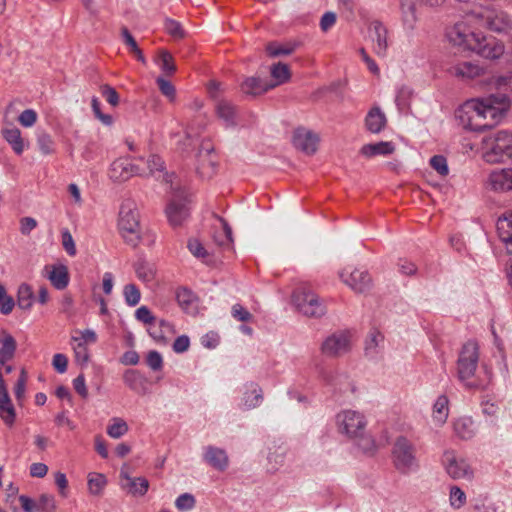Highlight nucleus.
I'll list each match as a JSON object with an SVG mask.
<instances>
[{
	"mask_svg": "<svg viewBox=\"0 0 512 512\" xmlns=\"http://www.w3.org/2000/svg\"><path fill=\"white\" fill-rule=\"evenodd\" d=\"M508 106L504 94H491L485 98L466 101L457 109L456 118L464 128L481 132L493 128Z\"/></svg>",
	"mask_w": 512,
	"mask_h": 512,
	"instance_id": "obj_1",
	"label": "nucleus"
},
{
	"mask_svg": "<svg viewBox=\"0 0 512 512\" xmlns=\"http://www.w3.org/2000/svg\"><path fill=\"white\" fill-rule=\"evenodd\" d=\"M512 158V131L501 130L483 139V159L490 164Z\"/></svg>",
	"mask_w": 512,
	"mask_h": 512,
	"instance_id": "obj_2",
	"label": "nucleus"
},
{
	"mask_svg": "<svg viewBox=\"0 0 512 512\" xmlns=\"http://www.w3.org/2000/svg\"><path fill=\"white\" fill-rule=\"evenodd\" d=\"M138 212L134 204L130 201L121 205L119 212V230L125 242L132 247H136L140 241V224Z\"/></svg>",
	"mask_w": 512,
	"mask_h": 512,
	"instance_id": "obj_3",
	"label": "nucleus"
},
{
	"mask_svg": "<svg viewBox=\"0 0 512 512\" xmlns=\"http://www.w3.org/2000/svg\"><path fill=\"white\" fill-rule=\"evenodd\" d=\"M392 457L395 468L402 474H408L418 468L415 447L404 436H399L395 440Z\"/></svg>",
	"mask_w": 512,
	"mask_h": 512,
	"instance_id": "obj_4",
	"label": "nucleus"
},
{
	"mask_svg": "<svg viewBox=\"0 0 512 512\" xmlns=\"http://www.w3.org/2000/svg\"><path fill=\"white\" fill-rule=\"evenodd\" d=\"M479 362V345L475 340H468L463 344L458 360L457 375L460 381L471 379L477 370Z\"/></svg>",
	"mask_w": 512,
	"mask_h": 512,
	"instance_id": "obj_5",
	"label": "nucleus"
},
{
	"mask_svg": "<svg viewBox=\"0 0 512 512\" xmlns=\"http://www.w3.org/2000/svg\"><path fill=\"white\" fill-rule=\"evenodd\" d=\"M297 310L307 317L318 318L326 313L325 305L314 292L305 288L297 289L293 294Z\"/></svg>",
	"mask_w": 512,
	"mask_h": 512,
	"instance_id": "obj_6",
	"label": "nucleus"
},
{
	"mask_svg": "<svg viewBox=\"0 0 512 512\" xmlns=\"http://www.w3.org/2000/svg\"><path fill=\"white\" fill-rule=\"evenodd\" d=\"M339 430L350 438H357L365 432L366 421L364 416L354 410H345L337 415Z\"/></svg>",
	"mask_w": 512,
	"mask_h": 512,
	"instance_id": "obj_7",
	"label": "nucleus"
},
{
	"mask_svg": "<svg viewBox=\"0 0 512 512\" xmlns=\"http://www.w3.org/2000/svg\"><path fill=\"white\" fill-rule=\"evenodd\" d=\"M472 43L473 46L470 51L487 59H498L504 53L503 43L492 36L487 37L478 33L477 38H472Z\"/></svg>",
	"mask_w": 512,
	"mask_h": 512,
	"instance_id": "obj_8",
	"label": "nucleus"
},
{
	"mask_svg": "<svg viewBox=\"0 0 512 512\" xmlns=\"http://www.w3.org/2000/svg\"><path fill=\"white\" fill-rule=\"evenodd\" d=\"M187 197L175 194L166 207V215L173 227L181 226L190 215Z\"/></svg>",
	"mask_w": 512,
	"mask_h": 512,
	"instance_id": "obj_9",
	"label": "nucleus"
},
{
	"mask_svg": "<svg viewBox=\"0 0 512 512\" xmlns=\"http://www.w3.org/2000/svg\"><path fill=\"white\" fill-rule=\"evenodd\" d=\"M339 276L356 293H364L372 285V279L366 270L358 268L348 270L346 268L339 273Z\"/></svg>",
	"mask_w": 512,
	"mask_h": 512,
	"instance_id": "obj_10",
	"label": "nucleus"
},
{
	"mask_svg": "<svg viewBox=\"0 0 512 512\" xmlns=\"http://www.w3.org/2000/svg\"><path fill=\"white\" fill-rule=\"evenodd\" d=\"M351 349V339L346 332H337L327 337L321 346L323 354L338 357Z\"/></svg>",
	"mask_w": 512,
	"mask_h": 512,
	"instance_id": "obj_11",
	"label": "nucleus"
},
{
	"mask_svg": "<svg viewBox=\"0 0 512 512\" xmlns=\"http://www.w3.org/2000/svg\"><path fill=\"white\" fill-rule=\"evenodd\" d=\"M135 175L143 176L145 175V170L125 158L115 160L109 170L110 178L117 182L127 181Z\"/></svg>",
	"mask_w": 512,
	"mask_h": 512,
	"instance_id": "obj_12",
	"label": "nucleus"
},
{
	"mask_svg": "<svg viewBox=\"0 0 512 512\" xmlns=\"http://www.w3.org/2000/svg\"><path fill=\"white\" fill-rule=\"evenodd\" d=\"M444 463L447 473L453 479L471 480L473 478L474 472L467 460L457 458L453 452L444 454Z\"/></svg>",
	"mask_w": 512,
	"mask_h": 512,
	"instance_id": "obj_13",
	"label": "nucleus"
},
{
	"mask_svg": "<svg viewBox=\"0 0 512 512\" xmlns=\"http://www.w3.org/2000/svg\"><path fill=\"white\" fill-rule=\"evenodd\" d=\"M446 35L453 45L459 46L463 50H470L473 46L472 38H477L478 33L472 32L465 23L461 22L450 27Z\"/></svg>",
	"mask_w": 512,
	"mask_h": 512,
	"instance_id": "obj_14",
	"label": "nucleus"
},
{
	"mask_svg": "<svg viewBox=\"0 0 512 512\" xmlns=\"http://www.w3.org/2000/svg\"><path fill=\"white\" fill-rule=\"evenodd\" d=\"M292 143L297 150L307 155H313L317 151L319 137L313 131L300 127L295 129Z\"/></svg>",
	"mask_w": 512,
	"mask_h": 512,
	"instance_id": "obj_15",
	"label": "nucleus"
},
{
	"mask_svg": "<svg viewBox=\"0 0 512 512\" xmlns=\"http://www.w3.org/2000/svg\"><path fill=\"white\" fill-rule=\"evenodd\" d=\"M387 29L379 21L371 22L369 26V37L373 43V51L378 56H385L388 48Z\"/></svg>",
	"mask_w": 512,
	"mask_h": 512,
	"instance_id": "obj_16",
	"label": "nucleus"
},
{
	"mask_svg": "<svg viewBox=\"0 0 512 512\" xmlns=\"http://www.w3.org/2000/svg\"><path fill=\"white\" fill-rule=\"evenodd\" d=\"M121 487L133 496H144L149 488V481L144 477H131L124 467L120 472Z\"/></svg>",
	"mask_w": 512,
	"mask_h": 512,
	"instance_id": "obj_17",
	"label": "nucleus"
},
{
	"mask_svg": "<svg viewBox=\"0 0 512 512\" xmlns=\"http://www.w3.org/2000/svg\"><path fill=\"white\" fill-rule=\"evenodd\" d=\"M213 147L208 143H202L198 153L197 171L203 177H210L215 172L217 162L212 155Z\"/></svg>",
	"mask_w": 512,
	"mask_h": 512,
	"instance_id": "obj_18",
	"label": "nucleus"
},
{
	"mask_svg": "<svg viewBox=\"0 0 512 512\" xmlns=\"http://www.w3.org/2000/svg\"><path fill=\"white\" fill-rule=\"evenodd\" d=\"M488 185L494 191L505 192L512 190V169L494 170L488 178Z\"/></svg>",
	"mask_w": 512,
	"mask_h": 512,
	"instance_id": "obj_19",
	"label": "nucleus"
},
{
	"mask_svg": "<svg viewBox=\"0 0 512 512\" xmlns=\"http://www.w3.org/2000/svg\"><path fill=\"white\" fill-rule=\"evenodd\" d=\"M487 27L497 33H508L512 29V19L504 11L491 12L486 16Z\"/></svg>",
	"mask_w": 512,
	"mask_h": 512,
	"instance_id": "obj_20",
	"label": "nucleus"
},
{
	"mask_svg": "<svg viewBox=\"0 0 512 512\" xmlns=\"http://www.w3.org/2000/svg\"><path fill=\"white\" fill-rule=\"evenodd\" d=\"M204 460L218 471H225L229 465V458L224 449L208 446L205 449Z\"/></svg>",
	"mask_w": 512,
	"mask_h": 512,
	"instance_id": "obj_21",
	"label": "nucleus"
},
{
	"mask_svg": "<svg viewBox=\"0 0 512 512\" xmlns=\"http://www.w3.org/2000/svg\"><path fill=\"white\" fill-rule=\"evenodd\" d=\"M123 381L126 386L139 395H145L148 392V380L137 370L125 371Z\"/></svg>",
	"mask_w": 512,
	"mask_h": 512,
	"instance_id": "obj_22",
	"label": "nucleus"
},
{
	"mask_svg": "<svg viewBox=\"0 0 512 512\" xmlns=\"http://www.w3.org/2000/svg\"><path fill=\"white\" fill-rule=\"evenodd\" d=\"M17 342L15 338L6 330L0 332V364L5 366L11 361L16 353Z\"/></svg>",
	"mask_w": 512,
	"mask_h": 512,
	"instance_id": "obj_23",
	"label": "nucleus"
},
{
	"mask_svg": "<svg viewBox=\"0 0 512 512\" xmlns=\"http://www.w3.org/2000/svg\"><path fill=\"white\" fill-rule=\"evenodd\" d=\"M275 85H269L262 81L259 77H247L240 84V90L247 96H258L270 89H273Z\"/></svg>",
	"mask_w": 512,
	"mask_h": 512,
	"instance_id": "obj_24",
	"label": "nucleus"
},
{
	"mask_svg": "<svg viewBox=\"0 0 512 512\" xmlns=\"http://www.w3.org/2000/svg\"><path fill=\"white\" fill-rule=\"evenodd\" d=\"M148 333L158 343L166 344L170 337L175 334V330L171 323L160 320L158 324L155 322L148 328Z\"/></svg>",
	"mask_w": 512,
	"mask_h": 512,
	"instance_id": "obj_25",
	"label": "nucleus"
},
{
	"mask_svg": "<svg viewBox=\"0 0 512 512\" xmlns=\"http://www.w3.org/2000/svg\"><path fill=\"white\" fill-rule=\"evenodd\" d=\"M387 119L379 107H373L365 118V126L374 134L380 133L386 126Z\"/></svg>",
	"mask_w": 512,
	"mask_h": 512,
	"instance_id": "obj_26",
	"label": "nucleus"
},
{
	"mask_svg": "<svg viewBox=\"0 0 512 512\" xmlns=\"http://www.w3.org/2000/svg\"><path fill=\"white\" fill-rule=\"evenodd\" d=\"M34 292L27 283H22L17 289L16 306L22 311H30L34 303Z\"/></svg>",
	"mask_w": 512,
	"mask_h": 512,
	"instance_id": "obj_27",
	"label": "nucleus"
},
{
	"mask_svg": "<svg viewBox=\"0 0 512 512\" xmlns=\"http://www.w3.org/2000/svg\"><path fill=\"white\" fill-rule=\"evenodd\" d=\"M48 279L57 290L65 289L70 280L67 266L63 264L52 266L51 271L48 274Z\"/></svg>",
	"mask_w": 512,
	"mask_h": 512,
	"instance_id": "obj_28",
	"label": "nucleus"
},
{
	"mask_svg": "<svg viewBox=\"0 0 512 512\" xmlns=\"http://www.w3.org/2000/svg\"><path fill=\"white\" fill-rule=\"evenodd\" d=\"M450 73L463 80L474 79L481 73V68L471 62L458 63L450 68Z\"/></svg>",
	"mask_w": 512,
	"mask_h": 512,
	"instance_id": "obj_29",
	"label": "nucleus"
},
{
	"mask_svg": "<svg viewBox=\"0 0 512 512\" xmlns=\"http://www.w3.org/2000/svg\"><path fill=\"white\" fill-rule=\"evenodd\" d=\"M215 110L217 116L225 122L227 127H231L236 124V108L231 102L221 99L217 101Z\"/></svg>",
	"mask_w": 512,
	"mask_h": 512,
	"instance_id": "obj_30",
	"label": "nucleus"
},
{
	"mask_svg": "<svg viewBox=\"0 0 512 512\" xmlns=\"http://www.w3.org/2000/svg\"><path fill=\"white\" fill-rule=\"evenodd\" d=\"M146 164H147V169H144L145 170V175H143L144 177L155 176V174L158 172V173H163V180L166 183L172 182L173 174L169 175L168 173H164L165 165H164V161L161 159L160 156H158L156 154H151L147 158Z\"/></svg>",
	"mask_w": 512,
	"mask_h": 512,
	"instance_id": "obj_31",
	"label": "nucleus"
},
{
	"mask_svg": "<svg viewBox=\"0 0 512 512\" xmlns=\"http://www.w3.org/2000/svg\"><path fill=\"white\" fill-rule=\"evenodd\" d=\"M395 151V146L392 142H378L365 144L362 146L360 152L365 157H374L376 155H390Z\"/></svg>",
	"mask_w": 512,
	"mask_h": 512,
	"instance_id": "obj_32",
	"label": "nucleus"
},
{
	"mask_svg": "<svg viewBox=\"0 0 512 512\" xmlns=\"http://www.w3.org/2000/svg\"><path fill=\"white\" fill-rule=\"evenodd\" d=\"M497 232L500 240L505 243L508 252L512 253V213L497 221Z\"/></svg>",
	"mask_w": 512,
	"mask_h": 512,
	"instance_id": "obj_33",
	"label": "nucleus"
},
{
	"mask_svg": "<svg viewBox=\"0 0 512 512\" xmlns=\"http://www.w3.org/2000/svg\"><path fill=\"white\" fill-rule=\"evenodd\" d=\"M3 138L10 144L17 155H21L25 149L21 131L18 128H5L1 131Z\"/></svg>",
	"mask_w": 512,
	"mask_h": 512,
	"instance_id": "obj_34",
	"label": "nucleus"
},
{
	"mask_svg": "<svg viewBox=\"0 0 512 512\" xmlns=\"http://www.w3.org/2000/svg\"><path fill=\"white\" fill-rule=\"evenodd\" d=\"M491 85L496 89L495 95H505L509 105V94H512V72L492 78Z\"/></svg>",
	"mask_w": 512,
	"mask_h": 512,
	"instance_id": "obj_35",
	"label": "nucleus"
},
{
	"mask_svg": "<svg viewBox=\"0 0 512 512\" xmlns=\"http://www.w3.org/2000/svg\"><path fill=\"white\" fill-rule=\"evenodd\" d=\"M298 46L299 43L295 41H290L283 44L278 42H270L266 46V51L271 57L286 56L292 54Z\"/></svg>",
	"mask_w": 512,
	"mask_h": 512,
	"instance_id": "obj_36",
	"label": "nucleus"
},
{
	"mask_svg": "<svg viewBox=\"0 0 512 512\" xmlns=\"http://www.w3.org/2000/svg\"><path fill=\"white\" fill-rule=\"evenodd\" d=\"M403 23L408 29H413L417 22L415 0H401Z\"/></svg>",
	"mask_w": 512,
	"mask_h": 512,
	"instance_id": "obj_37",
	"label": "nucleus"
},
{
	"mask_svg": "<svg viewBox=\"0 0 512 512\" xmlns=\"http://www.w3.org/2000/svg\"><path fill=\"white\" fill-rule=\"evenodd\" d=\"M454 431L461 439H470L475 434L474 422L469 417L460 418L454 423Z\"/></svg>",
	"mask_w": 512,
	"mask_h": 512,
	"instance_id": "obj_38",
	"label": "nucleus"
},
{
	"mask_svg": "<svg viewBox=\"0 0 512 512\" xmlns=\"http://www.w3.org/2000/svg\"><path fill=\"white\" fill-rule=\"evenodd\" d=\"M449 400L446 395H440L433 406V417L439 424L445 423L449 414Z\"/></svg>",
	"mask_w": 512,
	"mask_h": 512,
	"instance_id": "obj_39",
	"label": "nucleus"
},
{
	"mask_svg": "<svg viewBox=\"0 0 512 512\" xmlns=\"http://www.w3.org/2000/svg\"><path fill=\"white\" fill-rule=\"evenodd\" d=\"M384 336L380 331L373 328L366 339L365 343V354L370 357H374L377 354V347L383 343Z\"/></svg>",
	"mask_w": 512,
	"mask_h": 512,
	"instance_id": "obj_40",
	"label": "nucleus"
},
{
	"mask_svg": "<svg viewBox=\"0 0 512 512\" xmlns=\"http://www.w3.org/2000/svg\"><path fill=\"white\" fill-rule=\"evenodd\" d=\"M121 35L124 43L129 47L130 52L137 58L138 61L146 64V59L142 53V50L138 47L135 38L129 32L127 27H122Z\"/></svg>",
	"mask_w": 512,
	"mask_h": 512,
	"instance_id": "obj_41",
	"label": "nucleus"
},
{
	"mask_svg": "<svg viewBox=\"0 0 512 512\" xmlns=\"http://www.w3.org/2000/svg\"><path fill=\"white\" fill-rule=\"evenodd\" d=\"M106 484L107 479L105 475L100 473H90L88 475V489L92 495H101Z\"/></svg>",
	"mask_w": 512,
	"mask_h": 512,
	"instance_id": "obj_42",
	"label": "nucleus"
},
{
	"mask_svg": "<svg viewBox=\"0 0 512 512\" xmlns=\"http://www.w3.org/2000/svg\"><path fill=\"white\" fill-rule=\"evenodd\" d=\"M137 277L143 282H151L155 277L153 265L144 260H139L134 264Z\"/></svg>",
	"mask_w": 512,
	"mask_h": 512,
	"instance_id": "obj_43",
	"label": "nucleus"
},
{
	"mask_svg": "<svg viewBox=\"0 0 512 512\" xmlns=\"http://www.w3.org/2000/svg\"><path fill=\"white\" fill-rule=\"evenodd\" d=\"M271 76L276 81L275 83L272 84L275 85V87L277 85L287 82L291 76L289 66L281 62L272 65Z\"/></svg>",
	"mask_w": 512,
	"mask_h": 512,
	"instance_id": "obj_44",
	"label": "nucleus"
},
{
	"mask_svg": "<svg viewBox=\"0 0 512 512\" xmlns=\"http://www.w3.org/2000/svg\"><path fill=\"white\" fill-rule=\"evenodd\" d=\"M222 223V231L214 235V241L221 247L229 248L233 243L232 229L223 218H220Z\"/></svg>",
	"mask_w": 512,
	"mask_h": 512,
	"instance_id": "obj_45",
	"label": "nucleus"
},
{
	"mask_svg": "<svg viewBox=\"0 0 512 512\" xmlns=\"http://www.w3.org/2000/svg\"><path fill=\"white\" fill-rule=\"evenodd\" d=\"M195 299H196V297H195L194 293L185 287H181V288L177 289V291H176L177 303L185 311L190 309V307L194 303Z\"/></svg>",
	"mask_w": 512,
	"mask_h": 512,
	"instance_id": "obj_46",
	"label": "nucleus"
},
{
	"mask_svg": "<svg viewBox=\"0 0 512 512\" xmlns=\"http://www.w3.org/2000/svg\"><path fill=\"white\" fill-rule=\"evenodd\" d=\"M250 387V391H247L244 395V405L248 408H254L262 401L263 395L258 385L251 384Z\"/></svg>",
	"mask_w": 512,
	"mask_h": 512,
	"instance_id": "obj_47",
	"label": "nucleus"
},
{
	"mask_svg": "<svg viewBox=\"0 0 512 512\" xmlns=\"http://www.w3.org/2000/svg\"><path fill=\"white\" fill-rule=\"evenodd\" d=\"M128 432L127 423L121 418H113L112 424L107 427V434L115 439L122 437L124 434Z\"/></svg>",
	"mask_w": 512,
	"mask_h": 512,
	"instance_id": "obj_48",
	"label": "nucleus"
},
{
	"mask_svg": "<svg viewBox=\"0 0 512 512\" xmlns=\"http://www.w3.org/2000/svg\"><path fill=\"white\" fill-rule=\"evenodd\" d=\"M15 306L14 298L8 295L6 287L0 284V313L2 315H9Z\"/></svg>",
	"mask_w": 512,
	"mask_h": 512,
	"instance_id": "obj_49",
	"label": "nucleus"
},
{
	"mask_svg": "<svg viewBox=\"0 0 512 512\" xmlns=\"http://www.w3.org/2000/svg\"><path fill=\"white\" fill-rule=\"evenodd\" d=\"M123 295H124L126 304L128 306H132V307L136 306L140 302V299H141V292H140L139 288L133 283H130V284H127L124 286Z\"/></svg>",
	"mask_w": 512,
	"mask_h": 512,
	"instance_id": "obj_50",
	"label": "nucleus"
},
{
	"mask_svg": "<svg viewBox=\"0 0 512 512\" xmlns=\"http://www.w3.org/2000/svg\"><path fill=\"white\" fill-rule=\"evenodd\" d=\"M165 31L173 37L175 40H181L186 37V32L183 29L182 25L173 19L165 20Z\"/></svg>",
	"mask_w": 512,
	"mask_h": 512,
	"instance_id": "obj_51",
	"label": "nucleus"
},
{
	"mask_svg": "<svg viewBox=\"0 0 512 512\" xmlns=\"http://www.w3.org/2000/svg\"><path fill=\"white\" fill-rule=\"evenodd\" d=\"M160 67L166 75H172L176 72V65L170 52L161 50L159 53Z\"/></svg>",
	"mask_w": 512,
	"mask_h": 512,
	"instance_id": "obj_52",
	"label": "nucleus"
},
{
	"mask_svg": "<svg viewBox=\"0 0 512 512\" xmlns=\"http://www.w3.org/2000/svg\"><path fill=\"white\" fill-rule=\"evenodd\" d=\"M26 382H27V374L24 369L21 370L20 376L14 387L15 398L20 406L23 405L25 398V390H26Z\"/></svg>",
	"mask_w": 512,
	"mask_h": 512,
	"instance_id": "obj_53",
	"label": "nucleus"
},
{
	"mask_svg": "<svg viewBox=\"0 0 512 512\" xmlns=\"http://www.w3.org/2000/svg\"><path fill=\"white\" fill-rule=\"evenodd\" d=\"M37 144L40 151L45 154H52L54 152V141L47 133H40L37 138Z\"/></svg>",
	"mask_w": 512,
	"mask_h": 512,
	"instance_id": "obj_54",
	"label": "nucleus"
},
{
	"mask_svg": "<svg viewBox=\"0 0 512 512\" xmlns=\"http://www.w3.org/2000/svg\"><path fill=\"white\" fill-rule=\"evenodd\" d=\"M61 242H62V246L64 248V250L67 252L68 255L70 256H75L76 255V246H75V242H74V239L70 233V231L65 228V229H62L61 231Z\"/></svg>",
	"mask_w": 512,
	"mask_h": 512,
	"instance_id": "obj_55",
	"label": "nucleus"
},
{
	"mask_svg": "<svg viewBox=\"0 0 512 512\" xmlns=\"http://www.w3.org/2000/svg\"><path fill=\"white\" fill-rule=\"evenodd\" d=\"M431 167L437 171V173L441 176H447L449 173V168L447 165V160L442 155H435L430 159Z\"/></svg>",
	"mask_w": 512,
	"mask_h": 512,
	"instance_id": "obj_56",
	"label": "nucleus"
},
{
	"mask_svg": "<svg viewBox=\"0 0 512 512\" xmlns=\"http://www.w3.org/2000/svg\"><path fill=\"white\" fill-rule=\"evenodd\" d=\"M73 350L76 362L81 365H87L90 360V354L87 346L82 342H76Z\"/></svg>",
	"mask_w": 512,
	"mask_h": 512,
	"instance_id": "obj_57",
	"label": "nucleus"
},
{
	"mask_svg": "<svg viewBox=\"0 0 512 512\" xmlns=\"http://www.w3.org/2000/svg\"><path fill=\"white\" fill-rule=\"evenodd\" d=\"M38 512H55L56 504L55 499L51 495L43 494L37 501Z\"/></svg>",
	"mask_w": 512,
	"mask_h": 512,
	"instance_id": "obj_58",
	"label": "nucleus"
},
{
	"mask_svg": "<svg viewBox=\"0 0 512 512\" xmlns=\"http://www.w3.org/2000/svg\"><path fill=\"white\" fill-rule=\"evenodd\" d=\"M100 92L111 106L115 107L119 104V94L115 88L108 84H103L100 86Z\"/></svg>",
	"mask_w": 512,
	"mask_h": 512,
	"instance_id": "obj_59",
	"label": "nucleus"
},
{
	"mask_svg": "<svg viewBox=\"0 0 512 512\" xmlns=\"http://www.w3.org/2000/svg\"><path fill=\"white\" fill-rule=\"evenodd\" d=\"M466 503V495L462 489L457 486L451 487L450 504L452 507L459 509Z\"/></svg>",
	"mask_w": 512,
	"mask_h": 512,
	"instance_id": "obj_60",
	"label": "nucleus"
},
{
	"mask_svg": "<svg viewBox=\"0 0 512 512\" xmlns=\"http://www.w3.org/2000/svg\"><path fill=\"white\" fill-rule=\"evenodd\" d=\"M195 498L192 494H181L175 501V506L180 511L191 510L195 506Z\"/></svg>",
	"mask_w": 512,
	"mask_h": 512,
	"instance_id": "obj_61",
	"label": "nucleus"
},
{
	"mask_svg": "<svg viewBox=\"0 0 512 512\" xmlns=\"http://www.w3.org/2000/svg\"><path fill=\"white\" fill-rule=\"evenodd\" d=\"M146 364L153 371H160L163 367V358L158 351H156V350L149 351L146 356Z\"/></svg>",
	"mask_w": 512,
	"mask_h": 512,
	"instance_id": "obj_62",
	"label": "nucleus"
},
{
	"mask_svg": "<svg viewBox=\"0 0 512 512\" xmlns=\"http://www.w3.org/2000/svg\"><path fill=\"white\" fill-rule=\"evenodd\" d=\"M156 82H157L159 90L161 91V93L164 96L168 97L170 100L175 99L176 90H175L174 85L170 81L165 80L162 77H158Z\"/></svg>",
	"mask_w": 512,
	"mask_h": 512,
	"instance_id": "obj_63",
	"label": "nucleus"
},
{
	"mask_svg": "<svg viewBox=\"0 0 512 512\" xmlns=\"http://www.w3.org/2000/svg\"><path fill=\"white\" fill-rule=\"evenodd\" d=\"M135 317L138 321L149 325V327L156 322V318L147 306L139 307L135 312Z\"/></svg>",
	"mask_w": 512,
	"mask_h": 512,
	"instance_id": "obj_64",
	"label": "nucleus"
}]
</instances>
